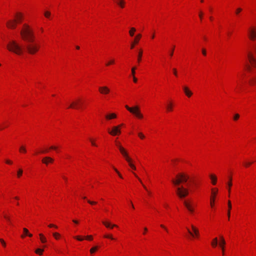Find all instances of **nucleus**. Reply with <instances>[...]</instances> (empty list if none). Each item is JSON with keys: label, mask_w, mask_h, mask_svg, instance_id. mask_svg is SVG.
Wrapping results in <instances>:
<instances>
[{"label": "nucleus", "mask_w": 256, "mask_h": 256, "mask_svg": "<svg viewBox=\"0 0 256 256\" xmlns=\"http://www.w3.org/2000/svg\"><path fill=\"white\" fill-rule=\"evenodd\" d=\"M8 50L16 54L20 55L26 50L28 54H34L39 50L40 46L33 42H28L24 48L14 40H10L6 45Z\"/></svg>", "instance_id": "1"}, {"label": "nucleus", "mask_w": 256, "mask_h": 256, "mask_svg": "<svg viewBox=\"0 0 256 256\" xmlns=\"http://www.w3.org/2000/svg\"><path fill=\"white\" fill-rule=\"evenodd\" d=\"M189 178L188 176L184 173H180L176 176V179L172 180V183L176 186V194L180 198H183L188 196L190 191H192L189 188V186L187 184L188 188H185L183 186H179L182 182H186Z\"/></svg>", "instance_id": "2"}, {"label": "nucleus", "mask_w": 256, "mask_h": 256, "mask_svg": "<svg viewBox=\"0 0 256 256\" xmlns=\"http://www.w3.org/2000/svg\"><path fill=\"white\" fill-rule=\"evenodd\" d=\"M22 39L28 42H33L34 36L32 30L26 24H24L23 28L20 31Z\"/></svg>", "instance_id": "3"}, {"label": "nucleus", "mask_w": 256, "mask_h": 256, "mask_svg": "<svg viewBox=\"0 0 256 256\" xmlns=\"http://www.w3.org/2000/svg\"><path fill=\"white\" fill-rule=\"evenodd\" d=\"M247 56L250 62V64L246 66L247 70L252 73L256 72V70H255V68H256V60L250 52H248ZM252 82V84L256 82V79H254Z\"/></svg>", "instance_id": "4"}, {"label": "nucleus", "mask_w": 256, "mask_h": 256, "mask_svg": "<svg viewBox=\"0 0 256 256\" xmlns=\"http://www.w3.org/2000/svg\"><path fill=\"white\" fill-rule=\"evenodd\" d=\"M247 35L250 40L255 42L256 40V26H250L247 30Z\"/></svg>", "instance_id": "5"}, {"label": "nucleus", "mask_w": 256, "mask_h": 256, "mask_svg": "<svg viewBox=\"0 0 256 256\" xmlns=\"http://www.w3.org/2000/svg\"><path fill=\"white\" fill-rule=\"evenodd\" d=\"M126 108L132 114H134L137 118H143L142 114L140 112V108L138 106H134V107L130 108L128 106L126 105L125 106Z\"/></svg>", "instance_id": "6"}, {"label": "nucleus", "mask_w": 256, "mask_h": 256, "mask_svg": "<svg viewBox=\"0 0 256 256\" xmlns=\"http://www.w3.org/2000/svg\"><path fill=\"white\" fill-rule=\"evenodd\" d=\"M122 125V124L117 126H113L111 130H108V132L112 136L120 134L121 133L120 128Z\"/></svg>", "instance_id": "7"}, {"label": "nucleus", "mask_w": 256, "mask_h": 256, "mask_svg": "<svg viewBox=\"0 0 256 256\" xmlns=\"http://www.w3.org/2000/svg\"><path fill=\"white\" fill-rule=\"evenodd\" d=\"M16 20H12L6 22V26L9 28L14 29L16 26Z\"/></svg>", "instance_id": "8"}, {"label": "nucleus", "mask_w": 256, "mask_h": 256, "mask_svg": "<svg viewBox=\"0 0 256 256\" xmlns=\"http://www.w3.org/2000/svg\"><path fill=\"white\" fill-rule=\"evenodd\" d=\"M119 150L121 154H122V156L126 158V160L127 162H130V158L129 157L128 154L126 150L122 146H120Z\"/></svg>", "instance_id": "9"}, {"label": "nucleus", "mask_w": 256, "mask_h": 256, "mask_svg": "<svg viewBox=\"0 0 256 256\" xmlns=\"http://www.w3.org/2000/svg\"><path fill=\"white\" fill-rule=\"evenodd\" d=\"M218 191V189H212V196L210 198V206H214V198H215L216 195V194Z\"/></svg>", "instance_id": "10"}, {"label": "nucleus", "mask_w": 256, "mask_h": 256, "mask_svg": "<svg viewBox=\"0 0 256 256\" xmlns=\"http://www.w3.org/2000/svg\"><path fill=\"white\" fill-rule=\"evenodd\" d=\"M98 90L100 93L103 94H107L110 92V89L106 86L99 87Z\"/></svg>", "instance_id": "11"}, {"label": "nucleus", "mask_w": 256, "mask_h": 256, "mask_svg": "<svg viewBox=\"0 0 256 256\" xmlns=\"http://www.w3.org/2000/svg\"><path fill=\"white\" fill-rule=\"evenodd\" d=\"M54 161V160L50 156H46L42 160V163L46 165L50 163H52Z\"/></svg>", "instance_id": "12"}, {"label": "nucleus", "mask_w": 256, "mask_h": 256, "mask_svg": "<svg viewBox=\"0 0 256 256\" xmlns=\"http://www.w3.org/2000/svg\"><path fill=\"white\" fill-rule=\"evenodd\" d=\"M80 103V100H78L76 101L73 102L68 106V108H78L79 104Z\"/></svg>", "instance_id": "13"}, {"label": "nucleus", "mask_w": 256, "mask_h": 256, "mask_svg": "<svg viewBox=\"0 0 256 256\" xmlns=\"http://www.w3.org/2000/svg\"><path fill=\"white\" fill-rule=\"evenodd\" d=\"M184 204L190 212H193L194 210V208H192V206L190 205V204L189 202L184 200Z\"/></svg>", "instance_id": "14"}, {"label": "nucleus", "mask_w": 256, "mask_h": 256, "mask_svg": "<svg viewBox=\"0 0 256 256\" xmlns=\"http://www.w3.org/2000/svg\"><path fill=\"white\" fill-rule=\"evenodd\" d=\"M142 36L140 34H138V35H136V36L135 38H134V42H132V44H131V46H130V48L132 49L134 48V45L135 44H136L138 43V40L139 39L141 38Z\"/></svg>", "instance_id": "15"}, {"label": "nucleus", "mask_w": 256, "mask_h": 256, "mask_svg": "<svg viewBox=\"0 0 256 256\" xmlns=\"http://www.w3.org/2000/svg\"><path fill=\"white\" fill-rule=\"evenodd\" d=\"M183 90L184 92L188 97H190L192 96V92L189 90V88L187 86H184Z\"/></svg>", "instance_id": "16"}, {"label": "nucleus", "mask_w": 256, "mask_h": 256, "mask_svg": "<svg viewBox=\"0 0 256 256\" xmlns=\"http://www.w3.org/2000/svg\"><path fill=\"white\" fill-rule=\"evenodd\" d=\"M102 224L108 228H112L114 227H117L116 224H111L110 222H103Z\"/></svg>", "instance_id": "17"}, {"label": "nucleus", "mask_w": 256, "mask_h": 256, "mask_svg": "<svg viewBox=\"0 0 256 256\" xmlns=\"http://www.w3.org/2000/svg\"><path fill=\"white\" fill-rule=\"evenodd\" d=\"M16 16L17 22H20L22 21L23 18L22 14L21 13L16 14Z\"/></svg>", "instance_id": "18"}, {"label": "nucleus", "mask_w": 256, "mask_h": 256, "mask_svg": "<svg viewBox=\"0 0 256 256\" xmlns=\"http://www.w3.org/2000/svg\"><path fill=\"white\" fill-rule=\"evenodd\" d=\"M116 118V115L114 113L110 114L106 116V118L107 120H111L112 118Z\"/></svg>", "instance_id": "19"}, {"label": "nucleus", "mask_w": 256, "mask_h": 256, "mask_svg": "<svg viewBox=\"0 0 256 256\" xmlns=\"http://www.w3.org/2000/svg\"><path fill=\"white\" fill-rule=\"evenodd\" d=\"M116 3L122 8H124L125 2L124 0H118L116 1Z\"/></svg>", "instance_id": "20"}, {"label": "nucleus", "mask_w": 256, "mask_h": 256, "mask_svg": "<svg viewBox=\"0 0 256 256\" xmlns=\"http://www.w3.org/2000/svg\"><path fill=\"white\" fill-rule=\"evenodd\" d=\"M210 178L212 180V184L214 185L216 184L217 178L216 176L214 174H210Z\"/></svg>", "instance_id": "21"}, {"label": "nucleus", "mask_w": 256, "mask_h": 256, "mask_svg": "<svg viewBox=\"0 0 256 256\" xmlns=\"http://www.w3.org/2000/svg\"><path fill=\"white\" fill-rule=\"evenodd\" d=\"M173 104L172 102H169L166 106V110L168 112L172 110Z\"/></svg>", "instance_id": "22"}, {"label": "nucleus", "mask_w": 256, "mask_h": 256, "mask_svg": "<svg viewBox=\"0 0 256 256\" xmlns=\"http://www.w3.org/2000/svg\"><path fill=\"white\" fill-rule=\"evenodd\" d=\"M143 51L142 49H140L138 52V62H140L142 60V56Z\"/></svg>", "instance_id": "23"}, {"label": "nucleus", "mask_w": 256, "mask_h": 256, "mask_svg": "<svg viewBox=\"0 0 256 256\" xmlns=\"http://www.w3.org/2000/svg\"><path fill=\"white\" fill-rule=\"evenodd\" d=\"M218 244V238H215L213 239L211 244L212 247L216 248Z\"/></svg>", "instance_id": "24"}, {"label": "nucleus", "mask_w": 256, "mask_h": 256, "mask_svg": "<svg viewBox=\"0 0 256 256\" xmlns=\"http://www.w3.org/2000/svg\"><path fill=\"white\" fill-rule=\"evenodd\" d=\"M228 219L230 220V210L232 208V204H231V202H230V200L228 201Z\"/></svg>", "instance_id": "25"}, {"label": "nucleus", "mask_w": 256, "mask_h": 256, "mask_svg": "<svg viewBox=\"0 0 256 256\" xmlns=\"http://www.w3.org/2000/svg\"><path fill=\"white\" fill-rule=\"evenodd\" d=\"M192 230L194 234L196 236H198L199 234L198 230L196 227H194L193 225H192Z\"/></svg>", "instance_id": "26"}, {"label": "nucleus", "mask_w": 256, "mask_h": 256, "mask_svg": "<svg viewBox=\"0 0 256 256\" xmlns=\"http://www.w3.org/2000/svg\"><path fill=\"white\" fill-rule=\"evenodd\" d=\"M40 240L42 242L45 243L46 242V238L42 234H39Z\"/></svg>", "instance_id": "27"}, {"label": "nucleus", "mask_w": 256, "mask_h": 256, "mask_svg": "<svg viewBox=\"0 0 256 256\" xmlns=\"http://www.w3.org/2000/svg\"><path fill=\"white\" fill-rule=\"evenodd\" d=\"M23 230L26 235H28L30 237H32V234L29 233L28 230L27 228H24Z\"/></svg>", "instance_id": "28"}, {"label": "nucleus", "mask_w": 256, "mask_h": 256, "mask_svg": "<svg viewBox=\"0 0 256 256\" xmlns=\"http://www.w3.org/2000/svg\"><path fill=\"white\" fill-rule=\"evenodd\" d=\"M20 152H24V153H26V148L25 146H20Z\"/></svg>", "instance_id": "29"}, {"label": "nucleus", "mask_w": 256, "mask_h": 256, "mask_svg": "<svg viewBox=\"0 0 256 256\" xmlns=\"http://www.w3.org/2000/svg\"><path fill=\"white\" fill-rule=\"evenodd\" d=\"M44 16L46 18H50V16H51V13L50 12L46 10L44 12Z\"/></svg>", "instance_id": "30"}, {"label": "nucleus", "mask_w": 256, "mask_h": 256, "mask_svg": "<svg viewBox=\"0 0 256 256\" xmlns=\"http://www.w3.org/2000/svg\"><path fill=\"white\" fill-rule=\"evenodd\" d=\"M44 252V250L43 249H40V248H37L35 250V252L36 254H40V255H42V252Z\"/></svg>", "instance_id": "31"}, {"label": "nucleus", "mask_w": 256, "mask_h": 256, "mask_svg": "<svg viewBox=\"0 0 256 256\" xmlns=\"http://www.w3.org/2000/svg\"><path fill=\"white\" fill-rule=\"evenodd\" d=\"M98 249V246H95L92 248L90 250V254H94V252H95Z\"/></svg>", "instance_id": "32"}, {"label": "nucleus", "mask_w": 256, "mask_h": 256, "mask_svg": "<svg viewBox=\"0 0 256 256\" xmlns=\"http://www.w3.org/2000/svg\"><path fill=\"white\" fill-rule=\"evenodd\" d=\"M136 32V28H132L130 30L129 32L130 34V36H132L134 34V32Z\"/></svg>", "instance_id": "33"}, {"label": "nucleus", "mask_w": 256, "mask_h": 256, "mask_svg": "<svg viewBox=\"0 0 256 256\" xmlns=\"http://www.w3.org/2000/svg\"><path fill=\"white\" fill-rule=\"evenodd\" d=\"M132 160L130 158V162H128L129 166L131 167V168L134 170H136V166L132 163Z\"/></svg>", "instance_id": "34"}, {"label": "nucleus", "mask_w": 256, "mask_h": 256, "mask_svg": "<svg viewBox=\"0 0 256 256\" xmlns=\"http://www.w3.org/2000/svg\"><path fill=\"white\" fill-rule=\"evenodd\" d=\"M253 162H246L244 163V166L246 167H248L252 164Z\"/></svg>", "instance_id": "35"}, {"label": "nucleus", "mask_w": 256, "mask_h": 256, "mask_svg": "<svg viewBox=\"0 0 256 256\" xmlns=\"http://www.w3.org/2000/svg\"><path fill=\"white\" fill-rule=\"evenodd\" d=\"M224 245L225 244H223L221 242H219V246L222 248V254H224Z\"/></svg>", "instance_id": "36"}, {"label": "nucleus", "mask_w": 256, "mask_h": 256, "mask_svg": "<svg viewBox=\"0 0 256 256\" xmlns=\"http://www.w3.org/2000/svg\"><path fill=\"white\" fill-rule=\"evenodd\" d=\"M22 172H23L22 170V169L20 168L18 170V173H17L18 177V178L20 177L22 174Z\"/></svg>", "instance_id": "37"}, {"label": "nucleus", "mask_w": 256, "mask_h": 256, "mask_svg": "<svg viewBox=\"0 0 256 256\" xmlns=\"http://www.w3.org/2000/svg\"><path fill=\"white\" fill-rule=\"evenodd\" d=\"M220 242L222 243V244H226V241H225L223 236H220Z\"/></svg>", "instance_id": "38"}, {"label": "nucleus", "mask_w": 256, "mask_h": 256, "mask_svg": "<svg viewBox=\"0 0 256 256\" xmlns=\"http://www.w3.org/2000/svg\"><path fill=\"white\" fill-rule=\"evenodd\" d=\"M114 60H110L109 62H108L106 64V66H108L110 64H114Z\"/></svg>", "instance_id": "39"}, {"label": "nucleus", "mask_w": 256, "mask_h": 256, "mask_svg": "<svg viewBox=\"0 0 256 256\" xmlns=\"http://www.w3.org/2000/svg\"><path fill=\"white\" fill-rule=\"evenodd\" d=\"M230 182L228 183V186H229V188H228V192L229 193L230 192V187L232 186V178H230Z\"/></svg>", "instance_id": "40"}, {"label": "nucleus", "mask_w": 256, "mask_h": 256, "mask_svg": "<svg viewBox=\"0 0 256 256\" xmlns=\"http://www.w3.org/2000/svg\"><path fill=\"white\" fill-rule=\"evenodd\" d=\"M87 201H88V204H91V205H94V204H96V203H97L95 201H92V200H88Z\"/></svg>", "instance_id": "41"}, {"label": "nucleus", "mask_w": 256, "mask_h": 256, "mask_svg": "<svg viewBox=\"0 0 256 256\" xmlns=\"http://www.w3.org/2000/svg\"><path fill=\"white\" fill-rule=\"evenodd\" d=\"M242 9L241 8H238L236 11V14L238 15L242 12Z\"/></svg>", "instance_id": "42"}, {"label": "nucleus", "mask_w": 256, "mask_h": 256, "mask_svg": "<svg viewBox=\"0 0 256 256\" xmlns=\"http://www.w3.org/2000/svg\"><path fill=\"white\" fill-rule=\"evenodd\" d=\"M0 242L3 246H4V247L6 246V243L4 241V240L3 239L0 238Z\"/></svg>", "instance_id": "43"}, {"label": "nucleus", "mask_w": 256, "mask_h": 256, "mask_svg": "<svg viewBox=\"0 0 256 256\" xmlns=\"http://www.w3.org/2000/svg\"><path fill=\"white\" fill-rule=\"evenodd\" d=\"M104 237L106 238H110L112 240H114V238L112 237V235H105Z\"/></svg>", "instance_id": "44"}, {"label": "nucleus", "mask_w": 256, "mask_h": 256, "mask_svg": "<svg viewBox=\"0 0 256 256\" xmlns=\"http://www.w3.org/2000/svg\"><path fill=\"white\" fill-rule=\"evenodd\" d=\"M240 118V115L238 114H234V120H238V118Z\"/></svg>", "instance_id": "45"}, {"label": "nucleus", "mask_w": 256, "mask_h": 256, "mask_svg": "<svg viewBox=\"0 0 256 256\" xmlns=\"http://www.w3.org/2000/svg\"><path fill=\"white\" fill-rule=\"evenodd\" d=\"M53 236L56 239H58L60 236V234L58 232H54L53 234Z\"/></svg>", "instance_id": "46"}, {"label": "nucleus", "mask_w": 256, "mask_h": 256, "mask_svg": "<svg viewBox=\"0 0 256 256\" xmlns=\"http://www.w3.org/2000/svg\"><path fill=\"white\" fill-rule=\"evenodd\" d=\"M138 136L141 138V139H144V136L142 134V132H139L138 134Z\"/></svg>", "instance_id": "47"}, {"label": "nucleus", "mask_w": 256, "mask_h": 256, "mask_svg": "<svg viewBox=\"0 0 256 256\" xmlns=\"http://www.w3.org/2000/svg\"><path fill=\"white\" fill-rule=\"evenodd\" d=\"M114 170L116 171V172L118 174V176L120 178H122V176L121 175V174L117 170L116 168H114Z\"/></svg>", "instance_id": "48"}, {"label": "nucleus", "mask_w": 256, "mask_h": 256, "mask_svg": "<svg viewBox=\"0 0 256 256\" xmlns=\"http://www.w3.org/2000/svg\"><path fill=\"white\" fill-rule=\"evenodd\" d=\"M136 67H134V68H132V76H134V74H135V73H136L135 70H136Z\"/></svg>", "instance_id": "49"}, {"label": "nucleus", "mask_w": 256, "mask_h": 256, "mask_svg": "<svg viewBox=\"0 0 256 256\" xmlns=\"http://www.w3.org/2000/svg\"><path fill=\"white\" fill-rule=\"evenodd\" d=\"M174 49V46H173V47L172 48V50H171V51H170V56H173Z\"/></svg>", "instance_id": "50"}, {"label": "nucleus", "mask_w": 256, "mask_h": 256, "mask_svg": "<svg viewBox=\"0 0 256 256\" xmlns=\"http://www.w3.org/2000/svg\"><path fill=\"white\" fill-rule=\"evenodd\" d=\"M90 141L91 142V144H92V146H96V144L95 143V142L92 139L90 138Z\"/></svg>", "instance_id": "51"}, {"label": "nucleus", "mask_w": 256, "mask_h": 256, "mask_svg": "<svg viewBox=\"0 0 256 256\" xmlns=\"http://www.w3.org/2000/svg\"><path fill=\"white\" fill-rule=\"evenodd\" d=\"M4 218L8 220V222L10 224V220L9 217H8L7 216L4 215Z\"/></svg>", "instance_id": "52"}, {"label": "nucleus", "mask_w": 256, "mask_h": 256, "mask_svg": "<svg viewBox=\"0 0 256 256\" xmlns=\"http://www.w3.org/2000/svg\"><path fill=\"white\" fill-rule=\"evenodd\" d=\"M76 238L78 240H80V241H82L84 240L83 238H82L80 236H75L74 237Z\"/></svg>", "instance_id": "53"}, {"label": "nucleus", "mask_w": 256, "mask_h": 256, "mask_svg": "<svg viewBox=\"0 0 256 256\" xmlns=\"http://www.w3.org/2000/svg\"><path fill=\"white\" fill-rule=\"evenodd\" d=\"M172 70H173L174 74V76H178V73H177V71H176V68H174L172 69Z\"/></svg>", "instance_id": "54"}, {"label": "nucleus", "mask_w": 256, "mask_h": 256, "mask_svg": "<svg viewBox=\"0 0 256 256\" xmlns=\"http://www.w3.org/2000/svg\"><path fill=\"white\" fill-rule=\"evenodd\" d=\"M50 148L51 149V150H58V147H56V146H51Z\"/></svg>", "instance_id": "55"}, {"label": "nucleus", "mask_w": 256, "mask_h": 256, "mask_svg": "<svg viewBox=\"0 0 256 256\" xmlns=\"http://www.w3.org/2000/svg\"><path fill=\"white\" fill-rule=\"evenodd\" d=\"M116 146L118 147V149H120V146H122L120 145V144L118 142L116 141Z\"/></svg>", "instance_id": "56"}, {"label": "nucleus", "mask_w": 256, "mask_h": 256, "mask_svg": "<svg viewBox=\"0 0 256 256\" xmlns=\"http://www.w3.org/2000/svg\"><path fill=\"white\" fill-rule=\"evenodd\" d=\"M202 53L204 56H206V50L204 48L202 49Z\"/></svg>", "instance_id": "57"}, {"label": "nucleus", "mask_w": 256, "mask_h": 256, "mask_svg": "<svg viewBox=\"0 0 256 256\" xmlns=\"http://www.w3.org/2000/svg\"><path fill=\"white\" fill-rule=\"evenodd\" d=\"M160 227L166 230V232H168V230L164 225L160 224Z\"/></svg>", "instance_id": "58"}, {"label": "nucleus", "mask_w": 256, "mask_h": 256, "mask_svg": "<svg viewBox=\"0 0 256 256\" xmlns=\"http://www.w3.org/2000/svg\"><path fill=\"white\" fill-rule=\"evenodd\" d=\"M86 238L88 239V240H92V236H88Z\"/></svg>", "instance_id": "59"}, {"label": "nucleus", "mask_w": 256, "mask_h": 256, "mask_svg": "<svg viewBox=\"0 0 256 256\" xmlns=\"http://www.w3.org/2000/svg\"><path fill=\"white\" fill-rule=\"evenodd\" d=\"M188 232L192 236H194V234L190 232L189 228H187Z\"/></svg>", "instance_id": "60"}, {"label": "nucleus", "mask_w": 256, "mask_h": 256, "mask_svg": "<svg viewBox=\"0 0 256 256\" xmlns=\"http://www.w3.org/2000/svg\"><path fill=\"white\" fill-rule=\"evenodd\" d=\"M48 226H49L50 228L54 227V228H57V226H56V225H54V224H49V225H48Z\"/></svg>", "instance_id": "61"}, {"label": "nucleus", "mask_w": 256, "mask_h": 256, "mask_svg": "<svg viewBox=\"0 0 256 256\" xmlns=\"http://www.w3.org/2000/svg\"><path fill=\"white\" fill-rule=\"evenodd\" d=\"M202 14H202V12H200V14H199V16L200 19H202Z\"/></svg>", "instance_id": "62"}, {"label": "nucleus", "mask_w": 256, "mask_h": 256, "mask_svg": "<svg viewBox=\"0 0 256 256\" xmlns=\"http://www.w3.org/2000/svg\"><path fill=\"white\" fill-rule=\"evenodd\" d=\"M133 80L134 82H137V78L134 76H133Z\"/></svg>", "instance_id": "63"}, {"label": "nucleus", "mask_w": 256, "mask_h": 256, "mask_svg": "<svg viewBox=\"0 0 256 256\" xmlns=\"http://www.w3.org/2000/svg\"><path fill=\"white\" fill-rule=\"evenodd\" d=\"M254 49L255 50L256 52V42L254 44Z\"/></svg>", "instance_id": "64"}]
</instances>
